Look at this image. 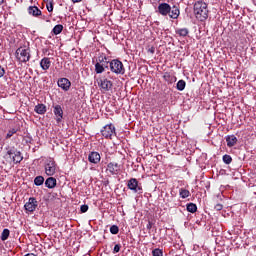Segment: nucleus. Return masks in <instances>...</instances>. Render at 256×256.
<instances>
[{
    "mask_svg": "<svg viewBox=\"0 0 256 256\" xmlns=\"http://www.w3.org/2000/svg\"><path fill=\"white\" fill-rule=\"evenodd\" d=\"M186 209H187L188 213H197V204L188 203L186 205Z\"/></svg>",
    "mask_w": 256,
    "mask_h": 256,
    "instance_id": "25",
    "label": "nucleus"
},
{
    "mask_svg": "<svg viewBox=\"0 0 256 256\" xmlns=\"http://www.w3.org/2000/svg\"><path fill=\"white\" fill-rule=\"evenodd\" d=\"M45 186L48 189H55V187H57V179H55L53 177L47 178L45 181Z\"/></svg>",
    "mask_w": 256,
    "mask_h": 256,
    "instance_id": "16",
    "label": "nucleus"
},
{
    "mask_svg": "<svg viewBox=\"0 0 256 256\" xmlns=\"http://www.w3.org/2000/svg\"><path fill=\"white\" fill-rule=\"evenodd\" d=\"M127 187L130 189V191H133V193H139L143 191V188L141 185H139L137 178H131L128 180Z\"/></svg>",
    "mask_w": 256,
    "mask_h": 256,
    "instance_id": "7",
    "label": "nucleus"
},
{
    "mask_svg": "<svg viewBox=\"0 0 256 256\" xmlns=\"http://www.w3.org/2000/svg\"><path fill=\"white\" fill-rule=\"evenodd\" d=\"M100 65H104L106 69H109V61H107V56L105 54H100L98 56V62Z\"/></svg>",
    "mask_w": 256,
    "mask_h": 256,
    "instance_id": "18",
    "label": "nucleus"
},
{
    "mask_svg": "<svg viewBox=\"0 0 256 256\" xmlns=\"http://www.w3.org/2000/svg\"><path fill=\"white\" fill-rule=\"evenodd\" d=\"M88 161L97 165V163L101 162V154H99V152H90L88 155Z\"/></svg>",
    "mask_w": 256,
    "mask_h": 256,
    "instance_id": "14",
    "label": "nucleus"
},
{
    "mask_svg": "<svg viewBox=\"0 0 256 256\" xmlns=\"http://www.w3.org/2000/svg\"><path fill=\"white\" fill-rule=\"evenodd\" d=\"M5 75V68L1 67L0 65V79Z\"/></svg>",
    "mask_w": 256,
    "mask_h": 256,
    "instance_id": "40",
    "label": "nucleus"
},
{
    "mask_svg": "<svg viewBox=\"0 0 256 256\" xmlns=\"http://www.w3.org/2000/svg\"><path fill=\"white\" fill-rule=\"evenodd\" d=\"M110 233H111L112 235H117V234L119 233V226H117V225H112V226L110 227Z\"/></svg>",
    "mask_w": 256,
    "mask_h": 256,
    "instance_id": "34",
    "label": "nucleus"
},
{
    "mask_svg": "<svg viewBox=\"0 0 256 256\" xmlns=\"http://www.w3.org/2000/svg\"><path fill=\"white\" fill-rule=\"evenodd\" d=\"M34 111L38 115H45V113H47V106H45V104H37Z\"/></svg>",
    "mask_w": 256,
    "mask_h": 256,
    "instance_id": "17",
    "label": "nucleus"
},
{
    "mask_svg": "<svg viewBox=\"0 0 256 256\" xmlns=\"http://www.w3.org/2000/svg\"><path fill=\"white\" fill-rule=\"evenodd\" d=\"M153 256H161V249L157 248L152 251Z\"/></svg>",
    "mask_w": 256,
    "mask_h": 256,
    "instance_id": "38",
    "label": "nucleus"
},
{
    "mask_svg": "<svg viewBox=\"0 0 256 256\" xmlns=\"http://www.w3.org/2000/svg\"><path fill=\"white\" fill-rule=\"evenodd\" d=\"M163 79L168 85H173V83L177 81V77H175V75H173V73L170 72L164 73Z\"/></svg>",
    "mask_w": 256,
    "mask_h": 256,
    "instance_id": "15",
    "label": "nucleus"
},
{
    "mask_svg": "<svg viewBox=\"0 0 256 256\" xmlns=\"http://www.w3.org/2000/svg\"><path fill=\"white\" fill-rule=\"evenodd\" d=\"M19 131V128H11L10 130H8L5 139H11L12 136L15 135V133H17Z\"/></svg>",
    "mask_w": 256,
    "mask_h": 256,
    "instance_id": "33",
    "label": "nucleus"
},
{
    "mask_svg": "<svg viewBox=\"0 0 256 256\" xmlns=\"http://www.w3.org/2000/svg\"><path fill=\"white\" fill-rule=\"evenodd\" d=\"M214 209H215L216 211H222V210H223V205H222V204H216V205L214 206Z\"/></svg>",
    "mask_w": 256,
    "mask_h": 256,
    "instance_id": "39",
    "label": "nucleus"
},
{
    "mask_svg": "<svg viewBox=\"0 0 256 256\" xmlns=\"http://www.w3.org/2000/svg\"><path fill=\"white\" fill-rule=\"evenodd\" d=\"M158 13H161V4L158 5Z\"/></svg>",
    "mask_w": 256,
    "mask_h": 256,
    "instance_id": "42",
    "label": "nucleus"
},
{
    "mask_svg": "<svg viewBox=\"0 0 256 256\" xmlns=\"http://www.w3.org/2000/svg\"><path fill=\"white\" fill-rule=\"evenodd\" d=\"M9 235H11V231L9 229H4L0 236L1 241H7L9 239Z\"/></svg>",
    "mask_w": 256,
    "mask_h": 256,
    "instance_id": "27",
    "label": "nucleus"
},
{
    "mask_svg": "<svg viewBox=\"0 0 256 256\" xmlns=\"http://www.w3.org/2000/svg\"><path fill=\"white\" fill-rule=\"evenodd\" d=\"M46 8H47L48 13H53V8H54L53 1L47 2Z\"/></svg>",
    "mask_w": 256,
    "mask_h": 256,
    "instance_id": "35",
    "label": "nucleus"
},
{
    "mask_svg": "<svg viewBox=\"0 0 256 256\" xmlns=\"http://www.w3.org/2000/svg\"><path fill=\"white\" fill-rule=\"evenodd\" d=\"M171 13V6L167 3H161V15H169Z\"/></svg>",
    "mask_w": 256,
    "mask_h": 256,
    "instance_id": "22",
    "label": "nucleus"
},
{
    "mask_svg": "<svg viewBox=\"0 0 256 256\" xmlns=\"http://www.w3.org/2000/svg\"><path fill=\"white\" fill-rule=\"evenodd\" d=\"M176 35H179L180 37H187V35H189V29L179 28L176 30Z\"/></svg>",
    "mask_w": 256,
    "mask_h": 256,
    "instance_id": "23",
    "label": "nucleus"
},
{
    "mask_svg": "<svg viewBox=\"0 0 256 256\" xmlns=\"http://www.w3.org/2000/svg\"><path fill=\"white\" fill-rule=\"evenodd\" d=\"M39 205V202H37V199L35 197H30L28 202L24 205V209L28 211L29 213H33L35 209H37Z\"/></svg>",
    "mask_w": 256,
    "mask_h": 256,
    "instance_id": "9",
    "label": "nucleus"
},
{
    "mask_svg": "<svg viewBox=\"0 0 256 256\" xmlns=\"http://www.w3.org/2000/svg\"><path fill=\"white\" fill-rule=\"evenodd\" d=\"M40 67L43 69V71H47L49 67H51V60L47 57L43 58L40 61Z\"/></svg>",
    "mask_w": 256,
    "mask_h": 256,
    "instance_id": "20",
    "label": "nucleus"
},
{
    "mask_svg": "<svg viewBox=\"0 0 256 256\" xmlns=\"http://www.w3.org/2000/svg\"><path fill=\"white\" fill-rule=\"evenodd\" d=\"M222 161H223V163H225L226 165H231V163H233V158L231 157V155L225 154V155L222 157Z\"/></svg>",
    "mask_w": 256,
    "mask_h": 256,
    "instance_id": "31",
    "label": "nucleus"
},
{
    "mask_svg": "<svg viewBox=\"0 0 256 256\" xmlns=\"http://www.w3.org/2000/svg\"><path fill=\"white\" fill-rule=\"evenodd\" d=\"M167 99H169V97H166V100H165V101H167Z\"/></svg>",
    "mask_w": 256,
    "mask_h": 256,
    "instance_id": "45",
    "label": "nucleus"
},
{
    "mask_svg": "<svg viewBox=\"0 0 256 256\" xmlns=\"http://www.w3.org/2000/svg\"><path fill=\"white\" fill-rule=\"evenodd\" d=\"M187 86V83L185 80H179L176 84V89L178 91H185V87Z\"/></svg>",
    "mask_w": 256,
    "mask_h": 256,
    "instance_id": "28",
    "label": "nucleus"
},
{
    "mask_svg": "<svg viewBox=\"0 0 256 256\" xmlns=\"http://www.w3.org/2000/svg\"><path fill=\"white\" fill-rule=\"evenodd\" d=\"M179 193H180V197H182V199H187V197H189L191 195V192H189V190H187L185 188H181Z\"/></svg>",
    "mask_w": 256,
    "mask_h": 256,
    "instance_id": "32",
    "label": "nucleus"
},
{
    "mask_svg": "<svg viewBox=\"0 0 256 256\" xmlns=\"http://www.w3.org/2000/svg\"><path fill=\"white\" fill-rule=\"evenodd\" d=\"M121 251V244H116L113 249V253H119Z\"/></svg>",
    "mask_w": 256,
    "mask_h": 256,
    "instance_id": "37",
    "label": "nucleus"
},
{
    "mask_svg": "<svg viewBox=\"0 0 256 256\" xmlns=\"http://www.w3.org/2000/svg\"><path fill=\"white\" fill-rule=\"evenodd\" d=\"M98 87H100L101 91H110L113 88V82L111 80L103 77L98 80Z\"/></svg>",
    "mask_w": 256,
    "mask_h": 256,
    "instance_id": "8",
    "label": "nucleus"
},
{
    "mask_svg": "<svg viewBox=\"0 0 256 256\" xmlns=\"http://www.w3.org/2000/svg\"><path fill=\"white\" fill-rule=\"evenodd\" d=\"M105 65L100 64V63H96L95 64V73H97V75H100L101 73L105 72Z\"/></svg>",
    "mask_w": 256,
    "mask_h": 256,
    "instance_id": "24",
    "label": "nucleus"
},
{
    "mask_svg": "<svg viewBox=\"0 0 256 256\" xmlns=\"http://www.w3.org/2000/svg\"><path fill=\"white\" fill-rule=\"evenodd\" d=\"M194 15L198 21H207L209 18V8L204 1H197L194 4Z\"/></svg>",
    "mask_w": 256,
    "mask_h": 256,
    "instance_id": "1",
    "label": "nucleus"
},
{
    "mask_svg": "<svg viewBox=\"0 0 256 256\" xmlns=\"http://www.w3.org/2000/svg\"><path fill=\"white\" fill-rule=\"evenodd\" d=\"M107 171L111 173V175H119L121 171V166L117 162H110L107 165Z\"/></svg>",
    "mask_w": 256,
    "mask_h": 256,
    "instance_id": "11",
    "label": "nucleus"
},
{
    "mask_svg": "<svg viewBox=\"0 0 256 256\" xmlns=\"http://www.w3.org/2000/svg\"><path fill=\"white\" fill-rule=\"evenodd\" d=\"M102 137H104L105 139H113L114 137H117V132L115 129V125L113 124H107L105 125L101 131H100Z\"/></svg>",
    "mask_w": 256,
    "mask_h": 256,
    "instance_id": "5",
    "label": "nucleus"
},
{
    "mask_svg": "<svg viewBox=\"0 0 256 256\" xmlns=\"http://www.w3.org/2000/svg\"><path fill=\"white\" fill-rule=\"evenodd\" d=\"M80 211L81 213H87V211H89V205L84 204L80 207Z\"/></svg>",
    "mask_w": 256,
    "mask_h": 256,
    "instance_id": "36",
    "label": "nucleus"
},
{
    "mask_svg": "<svg viewBox=\"0 0 256 256\" xmlns=\"http://www.w3.org/2000/svg\"><path fill=\"white\" fill-rule=\"evenodd\" d=\"M57 85L63 91H69L71 89V81H69V79H67V78L58 79Z\"/></svg>",
    "mask_w": 256,
    "mask_h": 256,
    "instance_id": "12",
    "label": "nucleus"
},
{
    "mask_svg": "<svg viewBox=\"0 0 256 256\" xmlns=\"http://www.w3.org/2000/svg\"><path fill=\"white\" fill-rule=\"evenodd\" d=\"M227 147H235L237 145V137L235 135L226 136Z\"/></svg>",
    "mask_w": 256,
    "mask_h": 256,
    "instance_id": "19",
    "label": "nucleus"
},
{
    "mask_svg": "<svg viewBox=\"0 0 256 256\" xmlns=\"http://www.w3.org/2000/svg\"><path fill=\"white\" fill-rule=\"evenodd\" d=\"M73 3H81L82 0H72Z\"/></svg>",
    "mask_w": 256,
    "mask_h": 256,
    "instance_id": "41",
    "label": "nucleus"
},
{
    "mask_svg": "<svg viewBox=\"0 0 256 256\" xmlns=\"http://www.w3.org/2000/svg\"><path fill=\"white\" fill-rule=\"evenodd\" d=\"M43 183H45V178L43 176H37L34 179V185H36L37 187H40V185H43Z\"/></svg>",
    "mask_w": 256,
    "mask_h": 256,
    "instance_id": "30",
    "label": "nucleus"
},
{
    "mask_svg": "<svg viewBox=\"0 0 256 256\" xmlns=\"http://www.w3.org/2000/svg\"><path fill=\"white\" fill-rule=\"evenodd\" d=\"M5 3V0H0V5H3Z\"/></svg>",
    "mask_w": 256,
    "mask_h": 256,
    "instance_id": "43",
    "label": "nucleus"
},
{
    "mask_svg": "<svg viewBox=\"0 0 256 256\" xmlns=\"http://www.w3.org/2000/svg\"><path fill=\"white\" fill-rule=\"evenodd\" d=\"M63 32V25L61 24H57L56 26H54V28L52 29V33L54 35H61V33Z\"/></svg>",
    "mask_w": 256,
    "mask_h": 256,
    "instance_id": "26",
    "label": "nucleus"
},
{
    "mask_svg": "<svg viewBox=\"0 0 256 256\" xmlns=\"http://www.w3.org/2000/svg\"><path fill=\"white\" fill-rule=\"evenodd\" d=\"M27 11H28V14L31 15L32 17L45 19V16H42L43 12L37 6H29Z\"/></svg>",
    "mask_w": 256,
    "mask_h": 256,
    "instance_id": "10",
    "label": "nucleus"
},
{
    "mask_svg": "<svg viewBox=\"0 0 256 256\" xmlns=\"http://www.w3.org/2000/svg\"><path fill=\"white\" fill-rule=\"evenodd\" d=\"M57 171V163L54 159L49 158L46 160L45 163V173L48 175V177H53Z\"/></svg>",
    "mask_w": 256,
    "mask_h": 256,
    "instance_id": "6",
    "label": "nucleus"
},
{
    "mask_svg": "<svg viewBox=\"0 0 256 256\" xmlns=\"http://www.w3.org/2000/svg\"><path fill=\"white\" fill-rule=\"evenodd\" d=\"M15 57L19 63H27L31 59V49L19 47L15 52Z\"/></svg>",
    "mask_w": 256,
    "mask_h": 256,
    "instance_id": "3",
    "label": "nucleus"
},
{
    "mask_svg": "<svg viewBox=\"0 0 256 256\" xmlns=\"http://www.w3.org/2000/svg\"><path fill=\"white\" fill-rule=\"evenodd\" d=\"M153 95H155L158 99H159V97H161V88L159 87V83L154 84Z\"/></svg>",
    "mask_w": 256,
    "mask_h": 256,
    "instance_id": "29",
    "label": "nucleus"
},
{
    "mask_svg": "<svg viewBox=\"0 0 256 256\" xmlns=\"http://www.w3.org/2000/svg\"><path fill=\"white\" fill-rule=\"evenodd\" d=\"M168 15L171 19H178L180 15L179 8L177 6H173L170 8V13Z\"/></svg>",
    "mask_w": 256,
    "mask_h": 256,
    "instance_id": "21",
    "label": "nucleus"
},
{
    "mask_svg": "<svg viewBox=\"0 0 256 256\" xmlns=\"http://www.w3.org/2000/svg\"><path fill=\"white\" fill-rule=\"evenodd\" d=\"M53 109V113L56 116V122L61 123V121H63V108L61 105L57 104L53 106Z\"/></svg>",
    "mask_w": 256,
    "mask_h": 256,
    "instance_id": "13",
    "label": "nucleus"
},
{
    "mask_svg": "<svg viewBox=\"0 0 256 256\" xmlns=\"http://www.w3.org/2000/svg\"><path fill=\"white\" fill-rule=\"evenodd\" d=\"M4 159L9 161V163L17 165V163H21L23 161V156L21 155V151L17 150L15 146H8L6 147Z\"/></svg>",
    "mask_w": 256,
    "mask_h": 256,
    "instance_id": "2",
    "label": "nucleus"
},
{
    "mask_svg": "<svg viewBox=\"0 0 256 256\" xmlns=\"http://www.w3.org/2000/svg\"><path fill=\"white\" fill-rule=\"evenodd\" d=\"M165 185H167L165 182H162V187H165Z\"/></svg>",
    "mask_w": 256,
    "mask_h": 256,
    "instance_id": "44",
    "label": "nucleus"
},
{
    "mask_svg": "<svg viewBox=\"0 0 256 256\" xmlns=\"http://www.w3.org/2000/svg\"><path fill=\"white\" fill-rule=\"evenodd\" d=\"M110 71L115 75H125V66L119 59H114L109 62Z\"/></svg>",
    "mask_w": 256,
    "mask_h": 256,
    "instance_id": "4",
    "label": "nucleus"
}]
</instances>
